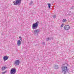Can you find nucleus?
<instances>
[{"instance_id": "obj_3", "label": "nucleus", "mask_w": 74, "mask_h": 74, "mask_svg": "<svg viewBox=\"0 0 74 74\" xmlns=\"http://www.w3.org/2000/svg\"><path fill=\"white\" fill-rule=\"evenodd\" d=\"M38 25V23L37 22L34 24L32 26V28L33 29H37Z\"/></svg>"}, {"instance_id": "obj_16", "label": "nucleus", "mask_w": 74, "mask_h": 74, "mask_svg": "<svg viewBox=\"0 0 74 74\" xmlns=\"http://www.w3.org/2000/svg\"><path fill=\"white\" fill-rule=\"evenodd\" d=\"M47 39H48V40H47V41H48V40H49V38H47Z\"/></svg>"}, {"instance_id": "obj_17", "label": "nucleus", "mask_w": 74, "mask_h": 74, "mask_svg": "<svg viewBox=\"0 0 74 74\" xmlns=\"http://www.w3.org/2000/svg\"><path fill=\"white\" fill-rule=\"evenodd\" d=\"M5 72L3 73V74H5Z\"/></svg>"}, {"instance_id": "obj_1", "label": "nucleus", "mask_w": 74, "mask_h": 74, "mask_svg": "<svg viewBox=\"0 0 74 74\" xmlns=\"http://www.w3.org/2000/svg\"><path fill=\"white\" fill-rule=\"evenodd\" d=\"M21 0H16L13 1L14 5H20V4H21Z\"/></svg>"}, {"instance_id": "obj_13", "label": "nucleus", "mask_w": 74, "mask_h": 74, "mask_svg": "<svg viewBox=\"0 0 74 74\" xmlns=\"http://www.w3.org/2000/svg\"><path fill=\"white\" fill-rule=\"evenodd\" d=\"M63 24H62L61 26V27H63Z\"/></svg>"}, {"instance_id": "obj_8", "label": "nucleus", "mask_w": 74, "mask_h": 74, "mask_svg": "<svg viewBox=\"0 0 74 74\" xmlns=\"http://www.w3.org/2000/svg\"><path fill=\"white\" fill-rule=\"evenodd\" d=\"M17 44L18 46H20L21 45V40H18L17 41Z\"/></svg>"}, {"instance_id": "obj_4", "label": "nucleus", "mask_w": 74, "mask_h": 74, "mask_svg": "<svg viewBox=\"0 0 74 74\" xmlns=\"http://www.w3.org/2000/svg\"><path fill=\"white\" fill-rule=\"evenodd\" d=\"M16 72V69L15 68H12L11 70V73L12 74H14Z\"/></svg>"}, {"instance_id": "obj_14", "label": "nucleus", "mask_w": 74, "mask_h": 74, "mask_svg": "<svg viewBox=\"0 0 74 74\" xmlns=\"http://www.w3.org/2000/svg\"><path fill=\"white\" fill-rule=\"evenodd\" d=\"M19 38L20 40H22V37L21 36H19Z\"/></svg>"}, {"instance_id": "obj_5", "label": "nucleus", "mask_w": 74, "mask_h": 74, "mask_svg": "<svg viewBox=\"0 0 74 74\" xmlns=\"http://www.w3.org/2000/svg\"><path fill=\"white\" fill-rule=\"evenodd\" d=\"M64 28L65 30H69V29H70V26L68 25H66L64 26Z\"/></svg>"}, {"instance_id": "obj_12", "label": "nucleus", "mask_w": 74, "mask_h": 74, "mask_svg": "<svg viewBox=\"0 0 74 74\" xmlns=\"http://www.w3.org/2000/svg\"><path fill=\"white\" fill-rule=\"evenodd\" d=\"M38 32H39V31H38V30H36L34 31V32L35 33H36Z\"/></svg>"}, {"instance_id": "obj_11", "label": "nucleus", "mask_w": 74, "mask_h": 74, "mask_svg": "<svg viewBox=\"0 0 74 74\" xmlns=\"http://www.w3.org/2000/svg\"><path fill=\"white\" fill-rule=\"evenodd\" d=\"M47 4L48 5V6L49 7V8H51V4L47 3Z\"/></svg>"}, {"instance_id": "obj_10", "label": "nucleus", "mask_w": 74, "mask_h": 74, "mask_svg": "<svg viewBox=\"0 0 74 74\" xmlns=\"http://www.w3.org/2000/svg\"><path fill=\"white\" fill-rule=\"evenodd\" d=\"M62 21L63 22H66L67 21V20H66V19H64Z\"/></svg>"}, {"instance_id": "obj_7", "label": "nucleus", "mask_w": 74, "mask_h": 74, "mask_svg": "<svg viewBox=\"0 0 74 74\" xmlns=\"http://www.w3.org/2000/svg\"><path fill=\"white\" fill-rule=\"evenodd\" d=\"M8 59V57L7 56H4L3 57V60L4 62L7 60Z\"/></svg>"}, {"instance_id": "obj_15", "label": "nucleus", "mask_w": 74, "mask_h": 74, "mask_svg": "<svg viewBox=\"0 0 74 74\" xmlns=\"http://www.w3.org/2000/svg\"><path fill=\"white\" fill-rule=\"evenodd\" d=\"M53 18H56V15L54 16H53Z\"/></svg>"}, {"instance_id": "obj_9", "label": "nucleus", "mask_w": 74, "mask_h": 74, "mask_svg": "<svg viewBox=\"0 0 74 74\" xmlns=\"http://www.w3.org/2000/svg\"><path fill=\"white\" fill-rule=\"evenodd\" d=\"M6 68L7 67L3 66L2 68V70H5V69H6Z\"/></svg>"}, {"instance_id": "obj_6", "label": "nucleus", "mask_w": 74, "mask_h": 74, "mask_svg": "<svg viewBox=\"0 0 74 74\" xmlns=\"http://www.w3.org/2000/svg\"><path fill=\"white\" fill-rule=\"evenodd\" d=\"M19 63H20V62L19 60H16L14 61V64L16 65H19Z\"/></svg>"}, {"instance_id": "obj_2", "label": "nucleus", "mask_w": 74, "mask_h": 74, "mask_svg": "<svg viewBox=\"0 0 74 74\" xmlns=\"http://www.w3.org/2000/svg\"><path fill=\"white\" fill-rule=\"evenodd\" d=\"M62 72L64 74H66L67 70V67L66 66H64L62 67Z\"/></svg>"}]
</instances>
